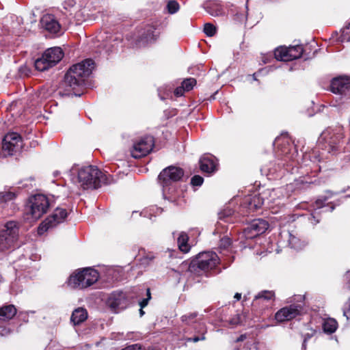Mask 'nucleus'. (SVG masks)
I'll return each instance as SVG.
<instances>
[{
    "label": "nucleus",
    "instance_id": "nucleus-1",
    "mask_svg": "<svg viewBox=\"0 0 350 350\" xmlns=\"http://www.w3.org/2000/svg\"><path fill=\"white\" fill-rule=\"evenodd\" d=\"M70 180L83 189H97L103 185L110 184L112 178L103 174L96 166L74 165L68 172Z\"/></svg>",
    "mask_w": 350,
    "mask_h": 350
},
{
    "label": "nucleus",
    "instance_id": "nucleus-2",
    "mask_svg": "<svg viewBox=\"0 0 350 350\" xmlns=\"http://www.w3.org/2000/svg\"><path fill=\"white\" fill-rule=\"evenodd\" d=\"M93 68L94 62L91 59H87L70 67L61 84L60 89L63 90H59V94L65 96H77L74 90L76 88L84 85Z\"/></svg>",
    "mask_w": 350,
    "mask_h": 350
},
{
    "label": "nucleus",
    "instance_id": "nucleus-3",
    "mask_svg": "<svg viewBox=\"0 0 350 350\" xmlns=\"http://www.w3.org/2000/svg\"><path fill=\"white\" fill-rule=\"evenodd\" d=\"M99 278L98 272L92 268L87 267L74 272L68 280V284L72 288H86Z\"/></svg>",
    "mask_w": 350,
    "mask_h": 350
},
{
    "label": "nucleus",
    "instance_id": "nucleus-4",
    "mask_svg": "<svg viewBox=\"0 0 350 350\" xmlns=\"http://www.w3.org/2000/svg\"><path fill=\"white\" fill-rule=\"evenodd\" d=\"M343 137V128L341 126L329 127L322 132L319 143L324 144V148L331 153L338 150Z\"/></svg>",
    "mask_w": 350,
    "mask_h": 350
},
{
    "label": "nucleus",
    "instance_id": "nucleus-5",
    "mask_svg": "<svg viewBox=\"0 0 350 350\" xmlns=\"http://www.w3.org/2000/svg\"><path fill=\"white\" fill-rule=\"evenodd\" d=\"M48 198L43 194H36L29 198L26 206V213L33 220H38L45 214L49 208Z\"/></svg>",
    "mask_w": 350,
    "mask_h": 350
},
{
    "label": "nucleus",
    "instance_id": "nucleus-6",
    "mask_svg": "<svg viewBox=\"0 0 350 350\" xmlns=\"http://www.w3.org/2000/svg\"><path fill=\"white\" fill-rule=\"evenodd\" d=\"M64 57V53L60 47L55 46L46 49L42 57L35 61L36 70L44 71L56 65Z\"/></svg>",
    "mask_w": 350,
    "mask_h": 350
},
{
    "label": "nucleus",
    "instance_id": "nucleus-7",
    "mask_svg": "<svg viewBox=\"0 0 350 350\" xmlns=\"http://www.w3.org/2000/svg\"><path fill=\"white\" fill-rule=\"evenodd\" d=\"M18 234V224L14 221L7 222L0 232V251L5 252L13 247Z\"/></svg>",
    "mask_w": 350,
    "mask_h": 350
},
{
    "label": "nucleus",
    "instance_id": "nucleus-8",
    "mask_svg": "<svg viewBox=\"0 0 350 350\" xmlns=\"http://www.w3.org/2000/svg\"><path fill=\"white\" fill-rule=\"evenodd\" d=\"M23 147V140L17 133H7L2 141L0 148V159L12 156L21 151Z\"/></svg>",
    "mask_w": 350,
    "mask_h": 350
},
{
    "label": "nucleus",
    "instance_id": "nucleus-9",
    "mask_svg": "<svg viewBox=\"0 0 350 350\" xmlns=\"http://www.w3.org/2000/svg\"><path fill=\"white\" fill-rule=\"evenodd\" d=\"M220 260H221L215 252H204L198 255L196 260L192 264L193 267H196L195 271L198 273L200 271L206 273L213 269Z\"/></svg>",
    "mask_w": 350,
    "mask_h": 350
},
{
    "label": "nucleus",
    "instance_id": "nucleus-10",
    "mask_svg": "<svg viewBox=\"0 0 350 350\" xmlns=\"http://www.w3.org/2000/svg\"><path fill=\"white\" fill-rule=\"evenodd\" d=\"M130 296L122 291H113L107 299V306L114 312H119L126 309L131 304Z\"/></svg>",
    "mask_w": 350,
    "mask_h": 350
},
{
    "label": "nucleus",
    "instance_id": "nucleus-11",
    "mask_svg": "<svg viewBox=\"0 0 350 350\" xmlns=\"http://www.w3.org/2000/svg\"><path fill=\"white\" fill-rule=\"evenodd\" d=\"M183 175L184 172L181 168L170 166L160 173L159 181L163 189H166L173 183L180 180Z\"/></svg>",
    "mask_w": 350,
    "mask_h": 350
},
{
    "label": "nucleus",
    "instance_id": "nucleus-12",
    "mask_svg": "<svg viewBox=\"0 0 350 350\" xmlns=\"http://www.w3.org/2000/svg\"><path fill=\"white\" fill-rule=\"evenodd\" d=\"M68 215V212L62 208H57L52 215L45 219L38 228V234H42L49 229L56 226L63 222Z\"/></svg>",
    "mask_w": 350,
    "mask_h": 350
},
{
    "label": "nucleus",
    "instance_id": "nucleus-13",
    "mask_svg": "<svg viewBox=\"0 0 350 350\" xmlns=\"http://www.w3.org/2000/svg\"><path fill=\"white\" fill-rule=\"evenodd\" d=\"M154 146V139L152 136H146L133 144L131 155L138 159L146 156Z\"/></svg>",
    "mask_w": 350,
    "mask_h": 350
},
{
    "label": "nucleus",
    "instance_id": "nucleus-14",
    "mask_svg": "<svg viewBox=\"0 0 350 350\" xmlns=\"http://www.w3.org/2000/svg\"><path fill=\"white\" fill-rule=\"evenodd\" d=\"M330 90L334 94L347 97L350 95V78L343 76L334 78L331 81Z\"/></svg>",
    "mask_w": 350,
    "mask_h": 350
},
{
    "label": "nucleus",
    "instance_id": "nucleus-15",
    "mask_svg": "<svg viewBox=\"0 0 350 350\" xmlns=\"http://www.w3.org/2000/svg\"><path fill=\"white\" fill-rule=\"evenodd\" d=\"M282 192V190L281 189H265L262 193L258 195H254L252 198L247 200V202H248V208L250 210L256 211L262 205L267 206L265 198H267L268 196H271L272 195L278 193L281 194Z\"/></svg>",
    "mask_w": 350,
    "mask_h": 350
},
{
    "label": "nucleus",
    "instance_id": "nucleus-16",
    "mask_svg": "<svg viewBox=\"0 0 350 350\" xmlns=\"http://www.w3.org/2000/svg\"><path fill=\"white\" fill-rule=\"evenodd\" d=\"M269 228L268 222L262 219L253 220L249 226L244 229L243 233L247 239H253L264 233Z\"/></svg>",
    "mask_w": 350,
    "mask_h": 350
},
{
    "label": "nucleus",
    "instance_id": "nucleus-17",
    "mask_svg": "<svg viewBox=\"0 0 350 350\" xmlns=\"http://www.w3.org/2000/svg\"><path fill=\"white\" fill-rule=\"evenodd\" d=\"M301 311V304H291L278 310L275 318L278 322L290 321L299 315Z\"/></svg>",
    "mask_w": 350,
    "mask_h": 350
},
{
    "label": "nucleus",
    "instance_id": "nucleus-18",
    "mask_svg": "<svg viewBox=\"0 0 350 350\" xmlns=\"http://www.w3.org/2000/svg\"><path fill=\"white\" fill-rule=\"evenodd\" d=\"M207 332V329L205 323L202 321V323H198V325H196L191 329H188V330L185 331V333H188L189 334H192V336H187L185 340L186 342H198L199 341H203L206 339L205 334Z\"/></svg>",
    "mask_w": 350,
    "mask_h": 350
},
{
    "label": "nucleus",
    "instance_id": "nucleus-19",
    "mask_svg": "<svg viewBox=\"0 0 350 350\" xmlns=\"http://www.w3.org/2000/svg\"><path fill=\"white\" fill-rule=\"evenodd\" d=\"M40 23L42 27L51 33L56 34L60 31L61 26L53 14L44 15Z\"/></svg>",
    "mask_w": 350,
    "mask_h": 350
},
{
    "label": "nucleus",
    "instance_id": "nucleus-20",
    "mask_svg": "<svg viewBox=\"0 0 350 350\" xmlns=\"http://www.w3.org/2000/svg\"><path fill=\"white\" fill-rule=\"evenodd\" d=\"M216 161L214 156L206 154L200 159V170L206 173H212L216 170Z\"/></svg>",
    "mask_w": 350,
    "mask_h": 350
},
{
    "label": "nucleus",
    "instance_id": "nucleus-21",
    "mask_svg": "<svg viewBox=\"0 0 350 350\" xmlns=\"http://www.w3.org/2000/svg\"><path fill=\"white\" fill-rule=\"evenodd\" d=\"M157 36L158 33L156 32V29L154 27L147 26L143 31L139 33V39L137 42L139 45H141V44H144L155 40Z\"/></svg>",
    "mask_w": 350,
    "mask_h": 350
},
{
    "label": "nucleus",
    "instance_id": "nucleus-22",
    "mask_svg": "<svg viewBox=\"0 0 350 350\" xmlns=\"http://www.w3.org/2000/svg\"><path fill=\"white\" fill-rule=\"evenodd\" d=\"M276 189L282 190V193L272 195L271 196H268L267 198H265L267 206L269 208H274L275 206H282L284 204L283 200L287 196V194L285 192L286 189L284 188L280 187Z\"/></svg>",
    "mask_w": 350,
    "mask_h": 350
},
{
    "label": "nucleus",
    "instance_id": "nucleus-23",
    "mask_svg": "<svg viewBox=\"0 0 350 350\" xmlns=\"http://www.w3.org/2000/svg\"><path fill=\"white\" fill-rule=\"evenodd\" d=\"M198 312H190L183 315L180 319L183 323L188 326L189 329H191L196 325H198V323L202 322L201 319L198 318Z\"/></svg>",
    "mask_w": 350,
    "mask_h": 350
},
{
    "label": "nucleus",
    "instance_id": "nucleus-24",
    "mask_svg": "<svg viewBox=\"0 0 350 350\" xmlns=\"http://www.w3.org/2000/svg\"><path fill=\"white\" fill-rule=\"evenodd\" d=\"M16 314L14 305H6L0 308V321H7L12 319Z\"/></svg>",
    "mask_w": 350,
    "mask_h": 350
},
{
    "label": "nucleus",
    "instance_id": "nucleus-25",
    "mask_svg": "<svg viewBox=\"0 0 350 350\" xmlns=\"http://www.w3.org/2000/svg\"><path fill=\"white\" fill-rule=\"evenodd\" d=\"M88 318L87 310L83 308L75 309L71 316V321L74 325H79Z\"/></svg>",
    "mask_w": 350,
    "mask_h": 350
},
{
    "label": "nucleus",
    "instance_id": "nucleus-26",
    "mask_svg": "<svg viewBox=\"0 0 350 350\" xmlns=\"http://www.w3.org/2000/svg\"><path fill=\"white\" fill-rule=\"evenodd\" d=\"M322 327L325 333L330 334L336 332L338 323L333 318L325 319L323 320Z\"/></svg>",
    "mask_w": 350,
    "mask_h": 350
},
{
    "label": "nucleus",
    "instance_id": "nucleus-27",
    "mask_svg": "<svg viewBox=\"0 0 350 350\" xmlns=\"http://www.w3.org/2000/svg\"><path fill=\"white\" fill-rule=\"evenodd\" d=\"M246 315L244 312L237 313L231 317L228 321L232 327L245 325L246 323Z\"/></svg>",
    "mask_w": 350,
    "mask_h": 350
},
{
    "label": "nucleus",
    "instance_id": "nucleus-28",
    "mask_svg": "<svg viewBox=\"0 0 350 350\" xmlns=\"http://www.w3.org/2000/svg\"><path fill=\"white\" fill-rule=\"evenodd\" d=\"M274 56L276 59L284 62H288V47L280 46L274 51Z\"/></svg>",
    "mask_w": 350,
    "mask_h": 350
},
{
    "label": "nucleus",
    "instance_id": "nucleus-29",
    "mask_svg": "<svg viewBox=\"0 0 350 350\" xmlns=\"http://www.w3.org/2000/svg\"><path fill=\"white\" fill-rule=\"evenodd\" d=\"M188 236L185 232H181L178 237V245L180 251L187 253L189 251L190 247L187 244Z\"/></svg>",
    "mask_w": 350,
    "mask_h": 350
},
{
    "label": "nucleus",
    "instance_id": "nucleus-30",
    "mask_svg": "<svg viewBox=\"0 0 350 350\" xmlns=\"http://www.w3.org/2000/svg\"><path fill=\"white\" fill-rule=\"evenodd\" d=\"M304 52L303 47L301 45H296L288 47L289 61L301 57Z\"/></svg>",
    "mask_w": 350,
    "mask_h": 350
},
{
    "label": "nucleus",
    "instance_id": "nucleus-31",
    "mask_svg": "<svg viewBox=\"0 0 350 350\" xmlns=\"http://www.w3.org/2000/svg\"><path fill=\"white\" fill-rule=\"evenodd\" d=\"M288 243L291 247L295 250H301L306 245V243L304 241H301L291 233H289Z\"/></svg>",
    "mask_w": 350,
    "mask_h": 350
},
{
    "label": "nucleus",
    "instance_id": "nucleus-32",
    "mask_svg": "<svg viewBox=\"0 0 350 350\" xmlns=\"http://www.w3.org/2000/svg\"><path fill=\"white\" fill-rule=\"evenodd\" d=\"M208 12L213 16H222L225 14L221 5L217 3H213L208 7Z\"/></svg>",
    "mask_w": 350,
    "mask_h": 350
},
{
    "label": "nucleus",
    "instance_id": "nucleus-33",
    "mask_svg": "<svg viewBox=\"0 0 350 350\" xmlns=\"http://www.w3.org/2000/svg\"><path fill=\"white\" fill-rule=\"evenodd\" d=\"M16 193L14 191L5 190L0 192V204L7 203L12 201L16 197Z\"/></svg>",
    "mask_w": 350,
    "mask_h": 350
},
{
    "label": "nucleus",
    "instance_id": "nucleus-34",
    "mask_svg": "<svg viewBox=\"0 0 350 350\" xmlns=\"http://www.w3.org/2000/svg\"><path fill=\"white\" fill-rule=\"evenodd\" d=\"M173 88L170 85H166L158 89V93L161 100L172 98Z\"/></svg>",
    "mask_w": 350,
    "mask_h": 350
},
{
    "label": "nucleus",
    "instance_id": "nucleus-35",
    "mask_svg": "<svg viewBox=\"0 0 350 350\" xmlns=\"http://www.w3.org/2000/svg\"><path fill=\"white\" fill-rule=\"evenodd\" d=\"M247 5H245V10L239 12L237 10H231V13L234 16V19L239 23H243L247 20Z\"/></svg>",
    "mask_w": 350,
    "mask_h": 350
},
{
    "label": "nucleus",
    "instance_id": "nucleus-36",
    "mask_svg": "<svg viewBox=\"0 0 350 350\" xmlns=\"http://www.w3.org/2000/svg\"><path fill=\"white\" fill-rule=\"evenodd\" d=\"M274 293L270 291H262L255 295L254 301L258 300L269 301L273 298Z\"/></svg>",
    "mask_w": 350,
    "mask_h": 350
},
{
    "label": "nucleus",
    "instance_id": "nucleus-37",
    "mask_svg": "<svg viewBox=\"0 0 350 350\" xmlns=\"http://www.w3.org/2000/svg\"><path fill=\"white\" fill-rule=\"evenodd\" d=\"M180 9L179 3L175 0H170L167 1L165 7V10L170 14H174L176 13Z\"/></svg>",
    "mask_w": 350,
    "mask_h": 350
},
{
    "label": "nucleus",
    "instance_id": "nucleus-38",
    "mask_svg": "<svg viewBox=\"0 0 350 350\" xmlns=\"http://www.w3.org/2000/svg\"><path fill=\"white\" fill-rule=\"evenodd\" d=\"M231 245V240L230 238L227 237H224L221 239L220 243H219V249H220V253L222 252V250L226 251L228 250Z\"/></svg>",
    "mask_w": 350,
    "mask_h": 350
},
{
    "label": "nucleus",
    "instance_id": "nucleus-39",
    "mask_svg": "<svg viewBox=\"0 0 350 350\" xmlns=\"http://www.w3.org/2000/svg\"><path fill=\"white\" fill-rule=\"evenodd\" d=\"M196 81L193 78H189L185 80H184L182 82V85L185 88L186 91H189L191 89H193V86L196 85Z\"/></svg>",
    "mask_w": 350,
    "mask_h": 350
},
{
    "label": "nucleus",
    "instance_id": "nucleus-40",
    "mask_svg": "<svg viewBox=\"0 0 350 350\" xmlns=\"http://www.w3.org/2000/svg\"><path fill=\"white\" fill-rule=\"evenodd\" d=\"M204 32L208 36H213L216 33V27L211 23H206L204 27Z\"/></svg>",
    "mask_w": 350,
    "mask_h": 350
},
{
    "label": "nucleus",
    "instance_id": "nucleus-41",
    "mask_svg": "<svg viewBox=\"0 0 350 350\" xmlns=\"http://www.w3.org/2000/svg\"><path fill=\"white\" fill-rule=\"evenodd\" d=\"M316 333V329H313V328H310L308 329V332H307L306 333H305L304 334V341H303V344H302V348L303 349H306V342L307 340L310 338L311 337H312Z\"/></svg>",
    "mask_w": 350,
    "mask_h": 350
},
{
    "label": "nucleus",
    "instance_id": "nucleus-42",
    "mask_svg": "<svg viewBox=\"0 0 350 350\" xmlns=\"http://www.w3.org/2000/svg\"><path fill=\"white\" fill-rule=\"evenodd\" d=\"M204 179L199 175H196L191 178V183L193 186H201L203 183Z\"/></svg>",
    "mask_w": 350,
    "mask_h": 350
},
{
    "label": "nucleus",
    "instance_id": "nucleus-43",
    "mask_svg": "<svg viewBox=\"0 0 350 350\" xmlns=\"http://www.w3.org/2000/svg\"><path fill=\"white\" fill-rule=\"evenodd\" d=\"M33 97L36 98L38 102H42V100H45L47 98V96L46 94L45 90L42 89L37 92L33 95Z\"/></svg>",
    "mask_w": 350,
    "mask_h": 350
},
{
    "label": "nucleus",
    "instance_id": "nucleus-44",
    "mask_svg": "<svg viewBox=\"0 0 350 350\" xmlns=\"http://www.w3.org/2000/svg\"><path fill=\"white\" fill-rule=\"evenodd\" d=\"M304 299H305L304 295H295L293 297V300L290 301V302H296L295 304H301V308H302Z\"/></svg>",
    "mask_w": 350,
    "mask_h": 350
},
{
    "label": "nucleus",
    "instance_id": "nucleus-45",
    "mask_svg": "<svg viewBox=\"0 0 350 350\" xmlns=\"http://www.w3.org/2000/svg\"><path fill=\"white\" fill-rule=\"evenodd\" d=\"M343 40L350 41V24L342 29Z\"/></svg>",
    "mask_w": 350,
    "mask_h": 350
},
{
    "label": "nucleus",
    "instance_id": "nucleus-46",
    "mask_svg": "<svg viewBox=\"0 0 350 350\" xmlns=\"http://www.w3.org/2000/svg\"><path fill=\"white\" fill-rule=\"evenodd\" d=\"M309 219L311 224L313 225H316L317 224H318L320 221V219L318 216V213L315 211L314 213H312Z\"/></svg>",
    "mask_w": 350,
    "mask_h": 350
},
{
    "label": "nucleus",
    "instance_id": "nucleus-47",
    "mask_svg": "<svg viewBox=\"0 0 350 350\" xmlns=\"http://www.w3.org/2000/svg\"><path fill=\"white\" fill-rule=\"evenodd\" d=\"M327 200V198H320L317 199L315 202V206L316 209H319L323 206V204H325V201Z\"/></svg>",
    "mask_w": 350,
    "mask_h": 350
},
{
    "label": "nucleus",
    "instance_id": "nucleus-48",
    "mask_svg": "<svg viewBox=\"0 0 350 350\" xmlns=\"http://www.w3.org/2000/svg\"><path fill=\"white\" fill-rule=\"evenodd\" d=\"M148 297L146 299H143L142 301L139 302V306L142 308H144L146 306H147L148 300L150 299V290L148 288L146 290Z\"/></svg>",
    "mask_w": 350,
    "mask_h": 350
},
{
    "label": "nucleus",
    "instance_id": "nucleus-49",
    "mask_svg": "<svg viewBox=\"0 0 350 350\" xmlns=\"http://www.w3.org/2000/svg\"><path fill=\"white\" fill-rule=\"evenodd\" d=\"M186 90H185V88H183V85L180 86V87H177L174 91V95L177 97H179V96H181L184 94V92H185Z\"/></svg>",
    "mask_w": 350,
    "mask_h": 350
},
{
    "label": "nucleus",
    "instance_id": "nucleus-50",
    "mask_svg": "<svg viewBox=\"0 0 350 350\" xmlns=\"http://www.w3.org/2000/svg\"><path fill=\"white\" fill-rule=\"evenodd\" d=\"M122 350H144L139 344L129 345Z\"/></svg>",
    "mask_w": 350,
    "mask_h": 350
},
{
    "label": "nucleus",
    "instance_id": "nucleus-51",
    "mask_svg": "<svg viewBox=\"0 0 350 350\" xmlns=\"http://www.w3.org/2000/svg\"><path fill=\"white\" fill-rule=\"evenodd\" d=\"M230 214H231L230 210H228V211L225 210L223 213H220L219 217H220V219H221L222 217H228Z\"/></svg>",
    "mask_w": 350,
    "mask_h": 350
},
{
    "label": "nucleus",
    "instance_id": "nucleus-52",
    "mask_svg": "<svg viewBox=\"0 0 350 350\" xmlns=\"http://www.w3.org/2000/svg\"><path fill=\"white\" fill-rule=\"evenodd\" d=\"M263 170H265H265H267V171H268V173H269V174H275V173L277 172V171H278V170H277L276 168H273V169H271V168H268V169H265V168H264V169H263Z\"/></svg>",
    "mask_w": 350,
    "mask_h": 350
},
{
    "label": "nucleus",
    "instance_id": "nucleus-53",
    "mask_svg": "<svg viewBox=\"0 0 350 350\" xmlns=\"http://www.w3.org/2000/svg\"><path fill=\"white\" fill-rule=\"evenodd\" d=\"M245 338H246V335L243 334V335H241L239 338H237L236 341L237 342H241V341L244 340Z\"/></svg>",
    "mask_w": 350,
    "mask_h": 350
},
{
    "label": "nucleus",
    "instance_id": "nucleus-54",
    "mask_svg": "<svg viewBox=\"0 0 350 350\" xmlns=\"http://www.w3.org/2000/svg\"><path fill=\"white\" fill-rule=\"evenodd\" d=\"M154 258V256L152 255H148L147 256L146 258H144V261H146V260H152Z\"/></svg>",
    "mask_w": 350,
    "mask_h": 350
},
{
    "label": "nucleus",
    "instance_id": "nucleus-55",
    "mask_svg": "<svg viewBox=\"0 0 350 350\" xmlns=\"http://www.w3.org/2000/svg\"><path fill=\"white\" fill-rule=\"evenodd\" d=\"M234 297V299H236V300L239 301L241 298V294L239 293H235Z\"/></svg>",
    "mask_w": 350,
    "mask_h": 350
},
{
    "label": "nucleus",
    "instance_id": "nucleus-56",
    "mask_svg": "<svg viewBox=\"0 0 350 350\" xmlns=\"http://www.w3.org/2000/svg\"><path fill=\"white\" fill-rule=\"evenodd\" d=\"M113 41L114 42H117V41H120L121 40V38L120 36H115L114 38H112Z\"/></svg>",
    "mask_w": 350,
    "mask_h": 350
},
{
    "label": "nucleus",
    "instance_id": "nucleus-57",
    "mask_svg": "<svg viewBox=\"0 0 350 350\" xmlns=\"http://www.w3.org/2000/svg\"><path fill=\"white\" fill-rule=\"evenodd\" d=\"M140 316H142L144 314V312L143 311V309L141 308L139 310Z\"/></svg>",
    "mask_w": 350,
    "mask_h": 350
},
{
    "label": "nucleus",
    "instance_id": "nucleus-58",
    "mask_svg": "<svg viewBox=\"0 0 350 350\" xmlns=\"http://www.w3.org/2000/svg\"><path fill=\"white\" fill-rule=\"evenodd\" d=\"M155 209L157 210V212H161V210L159 208H155Z\"/></svg>",
    "mask_w": 350,
    "mask_h": 350
},
{
    "label": "nucleus",
    "instance_id": "nucleus-59",
    "mask_svg": "<svg viewBox=\"0 0 350 350\" xmlns=\"http://www.w3.org/2000/svg\"><path fill=\"white\" fill-rule=\"evenodd\" d=\"M169 187H170V186H168V187H167V189H163V192H165L167 189H168V190H170V188H168Z\"/></svg>",
    "mask_w": 350,
    "mask_h": 350
},
{
    "label": "nucleus",
    "instance_id": "nucleus-60",
    "mask_svg": "<svg viewBox=\"0 0 350 350\" xmlns=\"http://www.w3.org/2000/svg\"><path fill=\"white\" fill-rule=\"evenodd\" d=\"M58 174L57 172H54V176H56Z\"/></svg>",
    "mask_w": 350,
    "mask_h": 350
},
{
    "label": "nucleus",
    "instance_id": "nucleus-61",
    "mask_svg": "<svg viewBox=\"0 0 350 350\" xmlns=\"http://www.w3.org/2000/svg\"><path fill=\"white\" fill-rule=\"evenodd\" d=\"M333 209H334V207H333V206H332V207H331V209H330V211H333Z\"/></svg>",
    "mask_w": 350,
    "mask_h": 350
},
{
    "label": "nucleus",
    "instance_id": "nucleus-62",
    "mask_svg": "<svg viewBox=\"0 0 350 350\" xmlns=\"http://www.w3.org/2000/svg\"><path fill=\"white\" fill-rule=\"evenodd\" d=\"M280 163H278V167L280 168Z\"/></svg>",
    "mask_w": 350,
    "mask_h": 350
}]
</instances>
